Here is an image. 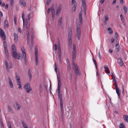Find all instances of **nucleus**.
<instances>
[{"mask_svg":"<svg viewBox=\"0 0 128 128\" xmlns=\"http://www.w3.org/2000/svg\"><path fill=\"white\" fill-rule=\"evenodd\" d=\"M14 22L15 25L16 24V17H14Z\"/></svg>","mask_w":128,"mask_h":128,"instance_id":"a18cd8bd","label":"nucleus"},{"mask_svg":"<svg viewBox=\"0 0 128 128\" xmlns=\"http://www.w3.org/2000/svg\"><path fill=\"white\" fill-rule=\"evenodd\" d=\"M18 31L19 32L21 33V29L20 28H18Z\"/></svg>","mask_w":128,"mask_h":128,"instance_id":"5fc2aeb1","label":"nucleus"},{"mask_svg":"<svg viewBox=\"0 0 128 128\" xmlns=\"http://www.w3.org/2000/svg\"><path fill=\"white\" fill-rule=\"evenodd\" d=\"M8 82L10 87V88H12L14 87V85L12 83V80L10 78H8Z\"/></svg>","mask_w":128,"mask_h":128,"instance_id":"2eb2a0df","label":"nucleus"},{"mask_svg":"<svg viewBox=\"0 0 128 128\" xmlns=\"http://www.w3.org/2000/svg\"><path fill=\"white\" fill-rule=\"evenodd\" d=\"M73 50L72 56V62H74L76 60V48L74 44H73Z\"/></svg>","mask_w":128,"mask_h":128,"instance_id":"423d86ee","label":"nucleus"},{"mask_svg":"<svg viewBox=\"0 0 128 128\" xmlns=\"http://www.w3.org/2000/svg\"><path fill=\"white\" fill-rule=\"evenodd\" d=\"M10 4L11 6H12L14 2V0H10Z\"/></svg>","mask_w":128,"mask_h":128,"instance_id":"8fccbe9b","label":"nucleus"},{"mask_svg":"<svg viewBox=\"0 0 128 128\" xmlns=\"http://www.w3.org/2000/svg\"><path fill=\"white\" fill-rule=\"evenodd\" d=\"M24 15L22 13V19L23 22V28L26 31L27 34V43L28 44L29 42V39L30 35L29 34L30 31L31 32H32V30H30V27L29 24H28L27 22V20H24Z\"/></svg>","mask_w":128,"mask_h":128,"instance_id":"f257e3e1","label":"nucleus"},{"mask_svg":"<svg viewBox=\"0 0 128 128\" xmlns=\"http://www.w3.org/2000/svg\"><path fill=\"white\" fill-rule=\"evenodd\" d=\"M4 50V52L6 57L8 58V53L7 49H5Z\"/></svg>","mask_w":128,"mask_h":128,"instance_id":"72a5a7b5","label":"nucleus"},{"mask_svg":"<svg viewBox=\"0 0 128 128\" xmlns=\"http://www.w3.org/2000/svg\"><path fill=\"white\" fill-rule=\"evenodd\" d=\"M4 50L5 49H7V46L6 45V44H4Z\"/></svg>","mask_w":128,"mask_h":128,"instance_id":"6e6d98bb","label":"nucleus"},{"mask_svg":"<svg viewBox=\"0 0 128 128\" xmlns=\"http://www.w3.org/2000/svg\"><path fill=\"white\" fill-rule=\"evenodd\" d=\"M7 125L8 128H12L11 124L10 122H8Z\"/></svg>","mask_w":128,"mask_h":128,"instance_id":"37998d69","label":"nucleus"},{"mask_svg":"<svg viewBox=\"0 0 128 128\" xmlns=\"http://www.w3.org/2000/svg\"><path fill=\"white\" fill-rule=\"evenodd\" d=\"M12 53L13 54V56L14 58L18 59H22V57L21 56V54H17L16 51L13 52Z\"/></svg>","mask_w":128,"mask_h":128,"instance_id":"9d476101","label":"nucleus"},{"mask_svg":"<svg viewBox=\"0 0 128 128\" xmlns=\"http://www.w3.org/2000/svg\"><path fill=\"white\" fill-rule=\"evenodd\" d=\"M68 65V69L69 70H69H70V64H67Z\"/></svg>","mask_w":128,"mask_h":128,"instance_id":"09e8293b","label":"nucleus"},{"mask_svg":"<svg viewBox=\"0 0 128 128\" xmlns=\"http://www.w3.org/2000/svg\"><path fill=\"white\" fill-rule=\"evenodd\" d=\"M92 60L94 62V64L95 65L96 68V69H97V62H96V61L94 59V57L93 56V58H92Z\"/></svg>","mask_w":128,"mask_h":128,"instance_id":"58836bf2","label":"nucleus"},{"mask_svg":"<svg viewBox=\"0 0 128 128\" xmlns=\"http://www.w3.org/2000/svg\"><path fill=\"white\" fill-rule=\"evenodd\" d=\"M62 17H60L59 19L58 22V27H60L62 22Z\"/></svg>","mask_w":128,"mask_h":128,"instance_id":"412c9836","label":"nucleus"},{"mask_svg":"<svg viewBox=\"0 0 128 128\" xmlns=\"http://www.w3.org/2000/svg\"><path fill=\"white\" fill-rule=\"evenodd\" d=\"M81 3L82 5L81 7V11L79 14V20L81 24L82 23V15L83 14H86V0H81Z\"/></svg>","mask_w":128,"mask_h":128,"instance_id":"f03ea898","label":"nucleus"},{"mask_svg":"<svg viewBox=\"0 0 128 128\" xmlns=\"http://www.w3.org/2000/svg\"><path fill=\"white\" fill-rule=\"evenodd\" d=\"M22 124L24 128H28L27 126L26 125L24 122H22Z\"/></svg>","mask_w":128,"mask_h":128,"instance_id":"c9c22d12","label":"nucleus"},{"mask_svg":"<svg viewBox=\"0 0 128 128\" xmlns=\"http://www.w3.org/2000/svg\"><path fill=\"white\" fill-rule=\"evenodd\" d=\"M119 46L118 44H116L115 46V50L116 52H118L119 50Z\"/></svg>","mask_w":128,"mask_h":128,"instance_id":"cd10ccee","label":"nucleus"},{"mask_svg":"<svg viewBox=\"0 0 128 128\" xmlns=\"http://www.w3.org/2000/svg\"><path fill=\"white\" fill-rule=\"evenodd\" d=\"M124 120L126 122H128V116L124 115L123 116Z\"/></svg>","mask_w":128,"mask_h":128,"instance_id":"7c9ffc66","label":"nucleus"},{"mask_svg":"<svg viewBox=\"0 0 128 128\" xmlns=\"http://www.w3.org/2000/svg\"><path fill=\"white\" fill-rule=\"evenodd\" d=\"M104 68L105 70V71L106 72H107V74H110V70L108 67H107L106 66H104Z\"/></svg>","mask_w":128,"mask_h":128,"instance_id":"b1692460","label":"nucleus"},{"mask_svg":"<svg viewBox=\"0 0 128 128\" xmlns=\"http://www.w3.org/2000/svg\"><path fill=\"white\" fill-rule=\"evenodd\" d=\"M0 123L1 124V128H4V126L2 121L0 120Z\"/></svg>","mask_w":128,"mask_h":128,"instance_id":"c03bdc74","label":"nucleus"},{"mask_svg":"<svg viewBox=\"0 0 128 128\" xmlns=\"http://www.w3.org/2000/svg\"><path fill=\"white\" fill-rule=\"evenodd\" d=\"M76 6V3L74 4V6L72 9V12H74L75 10Z\"/></svg>","mask_w":128,"mask_h":128,"instance_id":"f704fd0d","label":"nucleus"},{"mask_svg":"<svg viewBox=\"0 0 128 128\" xmlns=\"http://www.w3.org/2000/svg\"><path fill=\"white\" fill-rule=\"evenodd\" d=\"M21 50L24 62L25 63H26V51L23 46L21 47Z\"/></svg>","mask_w":128,"mask_h":128,"instance_id":"1a4fd4ad","label":"nucleus"},{"mask_svg":"<svg viewBox=\"0 0 128 128\" xmlns=\"http://www.w3.org/2000/svg\"><path fill=\"white\" fill-rule=\"evenodd\" d=\"M39 89L40 92H42V87L41 84L40 86Z\"/></svg>","mask_w":128,"mask_h":128,"instance_id":"49530a36","label":"nucleus"},{"mask_svg":"<svg viewBox=\"0 0 128 128\" xmlns=\"http://www.w3.org/2000/svg\"><path fill=\"white\" fill-rule=\"evenodd\" d=\"M118 62L120 66H122L124 64L123 62L120 58H119L118 59Z\"/></svg>","mask_w":128,"mask_h":128,"instance_id":"a211bd4d","label":"nucleus"},{"mask_svg":"<svg viewBox=\"0 0 128 128\" xmlns=\"http://www.w3.org/2000/svg\"><path fill=\"white\" fill-rule=\"evenodd\" d=\"M68 46L70 48L72 46V29L71 28H70L68 30Z\"/></svg>","mask_w":128,"mask_h":128,"instance_id":"20e7f679","label":"nucleus"},{"mask_svg":"<svg viewBox=\"0 0 128 128\" xmlns=\"http://www.w3.org/2000/svg\"><path fill=\"white\" fill-rule=\"evenodd\" d=\"M98 57L100 59H101V57H100V52H99L98 54Z\"/></svg>","mask_w":128,"mask_h":128,"instance_id":"680f3d73","label":"nucleus"},{"mask_svg":"<svg viewBox=\"0 0 128 128\" xmlns=\"http://www.w3.org/2000/svg\"><path fill=\"white\" fill-rule=\"evenodd\" d=\"M15 105L16 106H15L16 108V109L19 110L21 107V106L20 104L17 102H16L15 103Z\"/></svg>","mask_w":128,"mask_h":128,"instance_id":"393cba45","label":"nucleus"},{"mask_svg":"<svg viewBox=\"0 0 128 128\" xmlns=\"http://www.w3.org/2000/svg\"><path fill=\"white\" fill-rule=\"evenodd\" d=\"M116 92L118 95V97L120 98V95L121 94V91L118 88H116Z\"/></svg>","mask_w":128,"mask_h":128,"instance_id":"aec40b11","label":"nucleus"},{"mask_svg":"<svg viewBox=\"0 0 128 128\" xmlns=\"http://www.w3.org/2000/svg\"><path fill=\"white\" fill-rule=\"evenodd\" d=\"M58 55H61V52L60 49V42L59 40H58Z\"/></svg>","mask_w":128,"mask_h":128,"instance_id":"dca6fc26","label":"nucleus"},{"mask_svg":"<svg viewBox=\"0 0 128 128\" xmlns=\"http://www.w3.org/2000/svg\"><path fill=\"white\" fill-rule=\"evenodd\" d=\"M12 52L16 51V47L14 45H12Z\"/></svg>","mask_w":128,"mask_h":128,"instance_id":"c756f323","label":"nucleus"},{"mask_svg":"<svg viewBox=\"0 0 128 128\" xmlns=\"http://www.w3.org/2000/svg\"><path fill=\"white\" fill-rule=\"evenodd\" d=\"M76 35L77 36L78 40H80V37L81 36V30H80V24H76Z\"/></svg>","mask_w":128,"mask_h":128,"instance_id":"39448f33","label":"nucleus"},{"mask_svg":"<svg viewBox=\"0 0 128 128\" xmlns=\"http://www.w3.org/2000/svg\"><path fill=\"white\" fill-rule=\"evenodd\" d=\"M8 111L10 112H12V110L11 107L9 106H8Z\"/></svg>","mask_w":128,"mask_h":128,"instance_id":"a19ab883","label":"nucleus"},{"mask_svg":"<svg viewBox=\"0 0 128 128\" xmlns=\"http://www.w3.org/2000/svg\"><path fill=\"white\" fill-rule=\"evenodd\" d=\"M118 35L117 32H116L115 33L114 37L116 38H118Z\"/></svg>","mask_w":128,"mask_h":128,"instance_id":"de8ad7c7","label":"nucleus"},{"mask_svg":"<svg viewBox=\"0 0 128 128\" xmlns=\"http://www.w3.org/2000/svg\"><path fill=\"white\" fill-rule=\"evenodd\" d=\"M72 66L75 74L76 75L80 76L81 75V73L79 71L78 67L77 64L73 62L72 64Z\"/></svg>","mask_w":128,"mask_h":128,"instance_id":"7ed1b4c3","label":"nucleus"},{"mask_svg":"<svg viewBox=\"0 0 128 128\" xmlns=\"http://www.w3.org/2000/svg\"><path fill=\"white\" fill-rule=\"evenodd\" d=\"M66 62L67 64H70V63H69V60L68 59H66Z\"/></svg>","mask_w":128,"mask_h":128,"instance_id":"e2e57ef3","label":"nucleus"},{"mask_svg":"<svg viewBox=\"0 0 128 128\" xmlns=\"http://www.w3.org/2000/svg\"><path fill=\"white\" fill-rule=\"evenodd\" d=\"M58 55V58L59 59V60L60 61H61V55Z\"/></svg>","mask_w":128,"mask_h":128,"instance_id":"864d4df0","label":"nucleus"},{"mask_svg":"<svg viewBox=\"0 0 128 128\" xmlns=\"http://www.w3.org/2000/svg\"><path fill=\"white\" fill-rule=\"evenodd\" d=\"M114 38H112L111 39V42L112 43L113 42H114Z\"/></svg>","mask_w":128,"mask_h":128,"instance_id":"13d9d810","label":"nucleus"},{"mask_svg":"<svg viewBox=\"0 0 128 128\" xmlns=\"http://www.w3.org/2000/svg\"><path fill=\"white\" fill-rule=\"evenodd\" d=\"M24 88L28 93L30 92L32 90V88L30 87V85L29 84H25L24 86Z\"/></svg>","mask_w":128,"mask_h":128,"instance_id":"6e6552de","label":"nucleus"},{"mask_svg":"<svg viewBox=\"0 0 128 128\" xmlns=\"http://www.w3.org/2000/svg\"><path fill=\"white\" fill-rule=\"evenodd\" d=\"M120 1L121 4H122L124 3L123 0H120Z\"/></svg>","mask_w":128,"mask_h":128,"instance_id":"4d7b16f0","label":"nucleus"},{"mask_svg":"<svg viewBox=\"0 0 128 128\" xmlns=\"http://www.w3.org/2000/svg\"><path fill=\"white\" fill-rule=\"evenodd\" d=\"M28 75L29 77V79L31 80L32 77V74L30 70H28Z\"/></svg>","mask_w":128,"mask_h":128,"instance_id":"c85d7f7f","label":"nucleus"},{"mask_svg":"<svg viewBox=\"0 0 128 128\" xmlns=\"http://www.w3.org/2000/svg\"><path fill=\"white\" fill-rule=\"evenodd\" d=\"M120 128H125V126L124 124L122 123H121L119 126Z\"/></svg>","mask_w":128,"mask_h":128,"instance_id":"473e14b6","label":"nucleus"},{"mask_svg":"<svg viewBox=\"0 0 128 128\" xmlns=\"http://www.w3.org/2000/svg\"><path fill=\"white\" fill-rule=\"evenodd\" d=\"M50 0H48L46 2V4L48 5L50 3Z\"/></svg>","mask_w":128,"mask_h":128,"instance_id":"3c124183","label":"nucleus"},{"mask_svg":"<svg viewBox=\"0 0 128 128\" xmlns=\"http://www.w3.org/2000/svg\"><path fill=\"white\" fill-rule=\"evenodd\" d=\"M55 70L56 72V70H57V68L56 67V64L55 63Z\"/></svg>","mask_w":128,"mask_h":128,"instance_id":"052dcab7","label":"nucleus"},{"mask_svg":"<svg viewBox=\"0 0 128 128\" xmlns=\"http://www.w3.org/2000/svg\"><path fill=\"white\" fill-rule=\"evenodd\" d=\"M38 52L36 49H35V59L36 64V66L38 65Z\"/></svg>","mask_w":128,"mask_h":128,"instance_id":"4468645a","label":"nucleus"},{"mask_svg":"<svg viewBox=\"0 0 128 128\" xmlns=\"http://www.w3.org/2000/svg\"><path fill=\"white\" fill-rule=\"evenodd\" d=\"M112 32H112V30H110L109 31V34H111L112 33Z\"/></svg>","mask_w":128,"mask_h":128,"instance_id":"69168bd1","label":"nucleus"},{"mask_svg":"<svg viewBox=\"0 0 128 128\" xmlns=\"http://www.w3.org/2000/svg\"><path fill=\"white\" fill-rule=\"evenodd\" d=\"M14 42L16 44H17L18 40V35L16 33H14Z\"/></svg>","mask_w":128,"mask_h":128,"instance_id":"f3484780","label":"nucleus"},{"mask_svg":"<svg viewBox=\"0 0 128 128\" xmlns=\"http://www.w3.org/2000/svg\"><path fill=\"white\" fill-rule=\"evenodd\" d=\"M108 19V16L106 15L105 16L104 18V24H106V22Z\"/></svg>","mask_w":128,"mask_h":128,"instance_id":"bb28decb","label":"nucleus"},{"mask_svg":"<svg viewBox=\"0 0 128 128\" xmlns=\"http://www.w3.org/2000/svg\"><path fill=\"white\" fill-rule=\"evenodd\" d=\"M16 78L17 82V85L18 86V88L20 90H22V85L20 81V77L17 74H16Z\"/></svg>","mask_w":128,"mask_h":128,"instance_id":"0eeeda50","label":"nucleus"},{"mask_svg":"<svg viewBox=\"0 0 128 128\" xmlns=\"http://www.w3.org/2000/svg\"><path fill=\"white\" fill-rule=\"evenodd\" d=\"M123 10H124V13L125 14H126L127 13V8L125 6L123 7Z\"/></svg>","mask_w":128,"mask_h":128,"instance_id":"4c0bfd02","label":"nucleus"},{"mask_svg":"<svg viewBox=\"0 0 128 128\" xmlns=\"http://www.w3.org/2000/svg\"><path fill=\"white\" fill-rule=\"evenodd\" d=\"M69 79L70 80H71L72 79V74L70 70H69Z\"/></svg>","mask_w":128,"mask_h":128,"instance_id":"e433bc0d","label":"nucleus"},{"mask_svg":"<svg viewBox=\"0 0 128 128\" xmlns=\"http://www.w3.org/2000/svg\"><path fill=\"white\" fill-rule=\"evenodd\" d=\"M120 16L121 18V20L122 21V22H124V19L123 18V17L122 16V14H120Z\"/></svg>","mask_w":128,"mask_h":128,"instance_id":"79ce46f5","label":"nucleus"},{"mask_svg":"<svg viewBox=\"0 0 128 128\" xmlns=\"http://www.w3.org/2000/svg\"><path fill=\"white\" fill-rule=\"evenodd\" d=\"M75 2V1L74 0H72V2H71V3L72 4V5L73 4H74Z\"/></svg>","mask_w":128,"mask_h":128,"instance_id":"bf43d9fd","label":"nucleus"},{"mask_svg":"<svg viewBox=\"0 0 128 128\" xmlns=\"http://www.w3.org/2000/svg\"><path fill=\"white\" fill-rule=\"evenodd\" d=\"M56 45V44H54V50L55 51H56L57 50Z\"/></svg>","mask_w":128,"mask_h":128,"instance_id":"603ef678","label":"nucleus"},{"mask_svg":"<svg viewBox=\"0 0 128 128\" xmlns=\"http://www.w3.org/2000/svg\"><path fill=\"white\" fill-rule=\"evenodd\" d=\"M60 106L62 110L63 108V102H62V100L61 99L60 100Z\"/></svg>","mask_w":128,"mask_h":128,"instance_id":"ea45409f","label":"nucleus"},{"mask_svg":"<svg viewBox=\"0 0 128 128\" xmlns=\"http://www.w3.org/2000/svg\"><path fill=\"white\" fill-rule=\"evenodd\" d=\"M104 1V0H101L100 1V2L101 3H103Z\"/></svg>","mask_w":128,"mask_h":128,"instance_id":"774afa93","label":"nucleus"},{"mask_svg":"<svg viewBox=\"0 0 128 128\" xmlns=\"http://www.w3.org/2000/svg\"><path fill=\"white\" fill-rule=\"evenodd\" d=\"M0 36L4 40H6V37L4 32L1 28H0Z\"/></svg>","mask_w":128,"mask_h":128,"instance_id":"ddd939ff","label":"nucleus"},{"mask_svg":"<svg viewBox=\"0 0 128 128\" xmlns=\"http://www.w3.org/2000/svg\"><path fill=\"white\" fill-rule=\"evenodd\" d=\"M109 52L110 53H112V50L110 49H109Z\"/></svg>","mask_w":128,"mask_h":128,"instance_id":"338daca9","label":"nucleus"},{"mask_svg":"<svg viewBox=\"0 0 128 128\" xmlns=\"http://www.w3.org/2000/svg\"><path fill=\"white\" fill-rule=\"evenodd\" d=\"M52 10V18H54V15L55 14V10L54 8H51Z\"/></svg>","mask_w":128,"mask_h":128,"instance_id":"a878e982","label":"nucleus"},{"mask_svg":"<svg viewBox=\"0 0 128 128\" xmlns=\"http://www.w3.org/2000/svg\"><path fill=\"white\" fill-rule=\"evenodd\" d=\"M60 83L61 82L60 78H58V86L57 89V94H58V97L60 96Z\"/></svg>","mask_w":128,"mask_h":128,"instance_id":"f8f14e48","label":"nucleus"},{"mask_svg":"<svg viewBox=\"0 0 128 128\" xmlns=\"http://www.w3.org/2000/svg\"><path fill=\"white\" fill-rule=\"evenodd\" d=\"M116 0H114L112 2V4H116Z\"/></svg>","mask_w":128,"mask_h":128,"instance_id":"0e129e2a","label":"nucleus"},{"mask_svg":"<svg viewBox=\"0 0 128 128\" xmlns=\"http://www.w3.org/2000/svg\"><path fill=\"white\" fill-rule=\"evenodd\" d=\"M61 8L62 6H58L56 12V16H58L59 15Z\"/></svg>","mask_w":128,"mask_h":128,"instance_id":"4be33fe9","label":"nucleus"},{"mask_svg":"<svg viewBox=\"0 0 128 128\" xmlns=\"http://www.w3.org/2000/svg\"><path fill=\"white\" fill-rule=\"evenodd\" d=\"M112 74V80L113 81L115 82H116L115 78L114 76V75L112 73H111Z\"/></svg>","mask_w":128,"mask_h":128,"instance_id":"2f4dec72","label":"nucleus"},{"mask_svg":"<svg viewBox=\"0 0 128 128\" xmlns=\"http://www.w3.org/2000/svg\"><path fill=\"white\" fill-rule=\"evenodd\" d=\"M5 64L7 70L8 72H9V68H12V64L10 62L8 63L7 61H5Z\"/></svg>","mask_w":128,"mask_h":128,"instance_id":"9b49d317","label":"nucleus"},{"mask_svg":"<svg viewBox=\"0 0 128 128\" xmlns=\"http://www.w3.org/2000/svg\"><path fill=\"white\" fill-rule=\"evenodd\" d=\"M4 26L5 29H6L7 28H8V22L6 20H5L4 21Z\"/></svg>","mask_w":128,"mask_h":128,"instance_id":"6ab92c4d","label":"nucleus"},{"mask_svg":"<svg viewBox=\"0 0 128 128\" xmlns=\"http://www.w3.org/2000/svg\"><path fill=\"white\" fill-rule=\"evenodd\" d=\"M24 0H20V5H22L24 7H25L26 6V2L24 1Z\"/></svg>","mask_w":128,"mask_h":128,"instance_id":"5701e85b","label":"nucleus"}]
</instances>
